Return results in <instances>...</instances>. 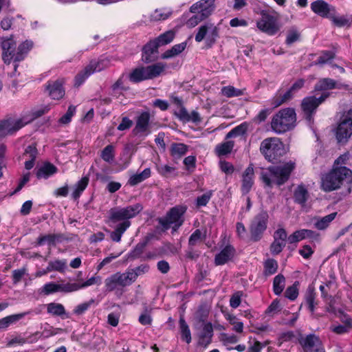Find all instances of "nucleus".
I'll return each instance as SVG.
<instances>
[{
    "instance_id": "4c0bfd02",
    "label": "nucleus",
    "mask_w": 352,
    "mask_h": 352,
    "mask_svg": "<svg viewBox=\"0 0 352 352\" xmlns=\"http://www.w3.org/2000/svg\"><path fill=\"white\" fill-rule=\"evenodd\" d=\"M102 282V278L100 276H95L89 278L86 281H84L82 283H72V292L78 291L79 289L87 287L89 286L93 285H100Z\"/></svg>"
},
{
    "instance_id": "f8f14e48",
    "label": "nucleus",
    "mask_w": 352,
    "mask_h": 352,
    "mask_svg": "<svg viewBox=\"0 0 352 352\" xmlns=\"http://www.w3.org/2000/svg\"><path fill=\"white\" fill-rule=\"evenodd\" d=\"M305 82V80L304 79L299 78L296 80L285 92L282 94L280 92V90H278L275 96L273 98L272 104L277 107L289 102L304 87Z\"/></svg>"
},
{
    "instance_id": "aec40b11",
    "label": "nucleus",
    "mask_w": 352,
    "mask_h": 352,
    "mask_svg": "<svg viewBox=\"0 0 352 352\" xmlns=\"http://www.w3.org/2000/svg\"><path fill=\"white\" fill-rule=\"evenodd\" d=\"M215 0H200L192 4L190 8L192 13H200L204 17L208 18L214 10Z\"/></svg>"
},
{
    "instance_id": "c9c22d12",
    "label": "nucleus",
    "mask_w": 352,
    "mask_h": 352,
    "mask_svg": "<svg viewBox=\"0 0 352 352\" xmlns=\"http://www.w3.org/2000/svg\"><path fill=\"white\" fill-rule=\"evenodd\" d=\"M57 172V168L50 162H45L43 165L36 170L38 178H48Z\"/></svg>"
},
{
    "instance_id": "09e8293b",
    "label": "nucleus",
    "mask_w": 352,
    "mask_h": 352,
    "mask_svg": "<svg viewBox=\"0 0 352 352\" xmlns=\"http://www.w3.org/2000/svg\"><path fill=\"white\" fill-rule=\"evenodd\" d=\"M64 332L65 330L62 328H55L50 324L45 323L42 327V331L40 334V336L43 337V338H47L57 334L63 333Z\"/></svg>"
},
{
    "instance_id": "a211bd4d",
    "label": "nucleus",
    "mask_w": 352,
    "mask_h": 352,
    "mask_svg": "<svg viewBox=\"0 0 352 352\" xmlns=\"http://www.w3.org/2000/svg\"><path fill=\"white\" fill-rule=\"evenodd\" d=\"M151 120V113L148 111H142L136 118L135 126L133 130L135 135H148Z\"/></svg>"
},
{
    "instance_id": "c03bdc74",
    "label": "nucleus",
    "mask_w": 352,
    "mask_h": 352,
    "mask_svg": "<svg viewBox=\"0 0 352 352\" xmlns=\"http://www.w3.org/2000/svg\"><path fill=\"white\" fill-rule=\"evenodd\" d=\"M278 267V262L274 258H267L263 263V274L270 276L276 273Z\"/></svg>"
},
{
    "instance_id": "de8ad7c7",
    "label": "nucleus",
    "mask_w": 352,
    "mask_h": 352,
    "mask_svg": "<svg viewBox=\"0 0 352 352\" xmlns=\"http://www.w3.org/2000/svg\"><path fill=\"white\" fill-rule=\"evenodd\" d=\"M248 127L249 124L246 122L240 124L239 125L233 128L226 134V139L228 140L232 137L242 136L245 135L248 130Z\"/></svg>"
},
{
    "instance_id": "423d86ee",
    "label": "nucleus",
    "mask_w": 352,
    "mask_h": 352,
    "mask_svg": "<svg viewBox=\"0 0 352 352\" xmlns=\"http://www.w3.org/2000/svg\"><path fill=\"white\" fill-rule=\"evenodd\" d=\"M166 64L158 62L148 66L138 67L131 72L129 79L131 82L138 83L160 76L165 70Z\"/></svg>"
},
{
    "instance_id": "cd10ccee",
    "label": "nucleus",
    "mask_w": 352,
    "mask_h": 352,
    "mask_svg": "<svg viewBox=\"0 0 352 352\" xmlns=\"http://www.w3.org/2000/svg\"><path fill=\"white\" fill-rule=\"evenodd\" d=\"M349 89V85L343 83H338L335 80L329 78L320 79L315 85V90L325 91L333 89Z\"/></svg>"
},
{
    "instance_id": "49530a36",
    "label": "nucleus",
    "mask_w": 352,
    "mask_h": 352,
    "mask_svg": "<svg viewBox=\"0 0 352 352\" xmlns=\"http://www.w3.org/2000/svg\"><path fill=\"white\" fill-rule=\"evenodd\" d=\"M285 287V278L282 274L276 275L273 280V292L276 296H280Z\"/></svg>"
},
{
    "instance_id": "f257e3e1",
    "label": "nucleus",
    "mask_w": 352,
    "mask_h": 352,
    "mask_svg": "<svg viewBox=\"0 0 352 352\" xmlns=\"http://www.w3.org/2000/svg\"><path fill=\"white\" fill-rule=\"evenodd\" d=\"M143 210L141 204L137 203L125 207H115L109 210V221L111 223H117L115 229L110 234L113 241L120 242L123 234L131 226V219L135 217Z\"/></svg>"
},
{
    "instance_id": "473e14b6",
    "label": "nucleus",
    "mask_w": 352,
    "mask_h": 352,
    "mask_svg": "<svg viewBox=\"0 0 352 352\" xmlns=\"http://www.w3.org/2000/svg\"><path fill=\"white\" fill-rule=\"evenodd\" d=\"M175 115L183 122L192 121L195 123L201 122V118L197 111H192L191 113H188L186 108H182L181 111H175Z\"/></svg>"
},
{
    "instance_id": "1a4fd4ad",
    "label": "nucleus",
    "mask_w": 352,
    "mask_h": 352,
    "mask_svg": "<svg viewBox=\"0 0 352 352\" xmlns=\"http://www.w3.org/2000/svg\"><path fill=\"white\" fill-rule=\"evenodd\" d=\"M335 136L340 144H345L352 136V108L341 114L335 129Z\"/></svg>"
},
{
    "instance_id": "393cba45",
    "label": "nucleus",
    "mask_w": 352,
    "mask_h": 352,
    "mask_svg": "<svg viewBox=\"0 0 352 352\" xmlns=\"http://www.w3.org/2000/svg\"><path fill=\"white\" fill-rule=\"evenodd\" d=\"M58 292L64 293L72 292L71 283L57 284L54 282H50L45 284L41 290V293L44 295H50Z\"/></svg>"
},
{
    "instance_id": "603ef678",
    "label": "nucleus",
    "mask_w": 352,
    "mask_h": 352,
    "mask_svg": "<svg viewBox=\"0 0 352 352\" xmlns=\"http://www.w3.org/2000/svg\"><path fill=\"white\" fill-rule=\"evenodd\" d=\"M206 239V232L203 233L201 230H195L188 239V245L190 248H194L197 244L201 243Z\"/></svg>"
},
{
    "instance_id": "8fccbe9b",
    "label": "nucleus",
    "mask_w": 352,
    "mask_h": 352,
    "mask_svg": "<svg viewBox=\"0 0 352 352\" xmlns=\"http://www.w3.org/2000/svg\"><path fill=\"white\" fill-rule=\"evenodd\" d=\"M47 311L49 314L62 317L66 314L64 306L60 303L50 302L47 305Z\"/></svg>"
},
{
    "instance_id": "ddd939ff",
    "label": "nucleus",
    "mask_w": 352,
    "mask_h": 352,
    "mask_svg": "<svg viewBox=\"0 0 352 352\" xmlns=\"http://www.w3.org/2000/svg\"><path fill=\"white\" fill-rule=\"evenodd\" d=\"M107 67V61L106 60H91L89 63L84 68V69L80 72L75 76L74 85L76 87L80 86L92 74L97 72H100L105 69Z\"/></svg>"
},
{
    "instance_id": "79ce46f5",
    "label": "nucleus",
    "mask_w": 352,
    "mask_h": 352,
    "mask_svg": "<svg viewBox=\"0 0 352 352\" xmlns=\"http://www.w3.org/2000/svg\"><path fill=\"white\" fill-rule=\"evenodd\" d=\"M234 146V142L232 140H228L216 146L214 148L215 153L219 157H222L230 154Z\"/></svg>"
},
{
    "instance_id": "864d4df0",
    "label": "nucleus",
    "mask_w": 352,
    "mask_h": 352,
    "mask_svg": "<svg viewBox=\"0 0 352 352\" xmlns=\"http://www.w3.org/2000/svg\"><path fill=\"white\" fill-rule=\"evenodd\" d=\"M100 157L104 162L112 164L115 160V147L112 144L106 146L101 151Z\"/></svg>"
},
{
    "instance_id": "4d7b16f0",
    "label": "nucleus",
    "mask_w": 352,
    "mask_h": 352,
    "mask_svg": "<svg viewBox=\"0 0 352 352\" xmlns=\"http://www.w3.org/2000/svg\"><path fill=\"white\" fill-rule=\"evenodd\" d=\"M112 96L116 98H118L122 93L119 91H127L129 89L128 87H125L124 85V79L123 77H120L114 84L111 86Z\"/></svg>"
},
{
    "instance_id": "20e7f679",
    "label": "nucleus",
    "mask_w": 352,
    "mask_h": 352,
    "mask_svg": "<svg viewBox=\"0 0 352 352\" xmlns=\"http://www.w3.org/2000/svg\"><path fill=\"white\" fill-rule=\"evenodd\" d=\"M1 47L3 63L9 65L13 60L14 71L10 73L9 76L11 78L20 76V72H17V68L22 60V44L19 45L16 49V43L12 36L2 37Z\"/></svg>"
},
{
    "instance_id": "6e6552de",
    "label": "nucleus",
    "mask_w": 352,
    "mask_h": 352,
    "mask_svg": "<svg viewBox=\"0 0 352 352\" xmlns=\"http://www.w3.org/2000/svg\"><path fill=\"white\" fill-rule=\"evenodd\" d=\"M186 210V206L177 205L171 208L164 217L160 218L158 222L164 230H167L173 226V230L176 231L183 225Z\"/></svg>"
},
{
    "instance_id": "c756f323",
    "label": "nucleus",
    "mask_w": 352,
    "mask_h": 352,
    "mask_svg": "<svg viewBox=\"0 0 352 352\" xmlns=\"http://www.w3.org/2000/svg\"><path fill=\"white\" fill-rule=\"evenodd\" d=\"M38 150L36 144H32L27 146L23 152V157H28L25 162V168L27 170L32 169L35 164V160L38 155Z\"/></svg>"
},
{
    "instance_id": "338daca9",
    "label": "nucleus",
    "mask_w": 352,
    "mask_h": 352,
    "mask_svg": "<svg viewBox=\"0 0 352 352\" xmlns=\"http://www.w3.org/2000/svg\"><path fill=\"white\" fill-rule=\"evenodd\" d=\"M95 303V300L91 298L87 302L78 305L74 309V314L76 315H82L87 311L90 307Z\"/></svg>"
},
{
    "instance_id": "a878e982",
    "label": "nucleus",
    "mask_w": 352,
    "mask_h": 352,
    "mask_svg": "<svg viewBox=\"0 0 352 352\" xmlns=\"http://www.w3.org/2000/svg\"><path fill=\"white\" fill-rule=\"evenodd\" d=\"M254 170L253 164H250L242 174L241 190L243 195L248 194L254 184Z\"/></svg>"
},
{
    "instance_id": "69168bd1",
    "label": "nucleus",
    "mask_w": 352,
    "mask_h": 352,
    "mask_svg": "<svg viewBox=\"0 0 352 352\" xmlns=\"http://www.w3.org/2000/svg\"><path fill=\"white\" fill-rule=\"evenodd\" d=\"M66 267V262L60 260H56L54 261H50L48 263L47 267V271H58V272H64Z\"/></svg>"
},
{
    "instance_id": "0e129e2a",
    "label": "nucleus",
    "mask_w": 352,
    "mask_h": 352,
    "mask_svg": "<svg viewBox=\"0 0 352 352\" xmlns=\"http://www.w3.org/2000/svg\"><path fill=\"white\" fill-rule=\"evenodd\" d=\"M273 241L270 246V250L273 256L279 254L286 245V243L273 238Z\"/></svg>"
},
{
    "instance_id": "6e6d98bb",
    "label": "nucleus",
    "mask_w": 352,
    "mask_h": 352,
    "mask_svg": "<svg viewBox=\"0 0 352 352\" xmlns=\"http://www.w3.org/2000/svg\"><path fill=\"white\" fill-rule=\"evenodd\" d=\"M221 92L227 98L237 97L243 95V90L236 89L233 86H225L221 88Z\"/></svg>"
},
{
    "instance_id": "e2e57ef3",
    "label": "nucleus",
    "mask_w": 352,
    "mask_h": 352,
    "mask_svg": "<svg viewBox=\"0 0 352 352\" xmlns=\"http://www.w3.org/2000/svg\"><path fill=\"white\" fill-rule=\"evenodd\" d=\"M333 23L338 27H344L349 24V20L345 16L336 15V10L333 12L331 16L329 18Z\"/></svg>"
},
{
    "instance_id": "f03ea898",
    "label": "nucleus",
    "mask_w": 352,
    "mask_h": 352,
    "mask_svg": "<svg viewBox=\"0 0 352 352\" xmlns=\"http://www.w3.org/2000/svg\"><path fill=\"white\" fill-rule=\"evenodd\" d=\"M295 168V164L289 162L282 166H270L263 168L260 179L264 185L272 188L273 185L280 186L286 183Z\"/></svg>"
},
{
    "instance_id": "052dcab7",
    "label": "nucleus",
    "mask_w": 352,
    "mask_h": 352,
    "mask_svg": "<svg viewBox=\"0 0 352 352\" xmlns=\"http://www.w3.org/2000/svg\"><path fill=\"white\" fill-rule=\"evenodd\" d=\"M299 282L295 281L294 284L288 287L285 292V296L290 300H295L298 296Z\"/></svg>"
},
{
    "instance_id": "4be33fe9",
    "label": "nucleus",
    "mask_w": 352,
    "mask_h": 352,
    "mask_svg": "<svg viewBox=\"0 0 352 352\" xmlns=\"http://www.w3.org/2000/svg\"><path fill=\"white\" fill-rule=\"evenodd\" d=\"M298 342L304 352H312L315 349L323 346L319 337L314 333L307 335L305 337L300 336L298 338Z\"/></svg>"
},
{
    "instance_id": "2eb2a0df",
    "label": "nucleus",
    "mask_w": 352,
    "mask_h": 352,
    "mask_svg": "<svg viewBox=\"0 0 352 352\" xmlns=\"http://www.w3.org/2000/svg\"><path fill=\"white\" fill-rule=\"evenodd\" d=\"M22 128V118H15L12 115H6L0 120V138L12 135Z\"/></svg>"
},
{
    "instance_id": "bb28decb",
    "label": "nucleus",
    "mask_w": 352,
    "mask_h": 352,
    "mask_svg": "<svg viewBox=\"0 0 352 352\" xmlns=\"http://www.w3.org/2000/svg\"><path fill=\"white\" fill-rule=\"evenodd\" d=\"M213 337V327L211 322L204 324L202 330L198 334V345L206 348L211 342Z\"/></svg>"
},
{
    "instance_id": "e433bc0d",
    "label": "nucleus",
    "mask_w": 352,
    "mask_h": 352,
    "mask_svg": "<svg viewBox=\"0 0 352 352\" xmlns=\"http://www.w3.org/2000/svg\"><path fill=\"white\" fill-rule=\"evenodd\" d=\"M89 178L86 175L81 178L74 186V191L72 193V197L74 200L79 199L82 192L86 189L89 184Z\"/></svg>"
},
{
    "instance_id": "b1692460",
    "label": "nucleus",
    "mask_w": 352,
    "mask_h": 352,
    "mask_svg": "<svg viewBox=\"0 0 352 352\" xmlns=\"http://www.w3.org/2000/svg\"><path fill=\"white\" fill-rule=\"evenodd\" d=\"M236 254V249L230 244L226 245L214 256L215 265H223L232 260Z\"/></svg>"
},
{
    "instance_id": "f3484780",
    "label": "nucleus",
    "mask_w": 352,
    "mask_h": 352,
    "mask_svg": "<svg viewBox=\"0 0 352 352\" xmlns=\"http://www.w3.org/2000/svg\"><path fill=\"white\" fill-rule=\"evenodd\" d=\"M256 26L261 31L270 36L275 35L279 30L277 19L264 11L261 12V18L256 22Z\"/></svg>"
},
{
    "instance_id": "774afa93",
    "label": "nucleus",
    "mask_w": 352,
    "mask_h": 352,
    "mask_svg": "<svg viewBox=\"0 0 352 352\" xmlns=\"http://www.w3.org/2000/svg\"><path fill=\"white\" fill-rule=\"evenodd\" d=\"M305 229H301L294 232L288 236V243L289 244H296L298 242L305 239Z\"/></svg>"
},
{
    "instance_id": "ea45409f",
    "label": "nucleus",
    "mask_w": 352,
    "mask_h": 352,
    "mask_svg": "<svg viewBox=\"0 0 352 352\" xmlns=\"http://www.w3.org/2000/svg\"><path fill=\"white\" fill-rule=\"evenodd\" d=\"M175 37V32L173 30H168L152 40L160 47L170 43Z\"/></svg>"
},
{
    "instance_id": "5701e85b",
    "label": "nucleus",
    "mask_w": 352,
    "mask_h": 352,
    "mask_svg": "<svg viewBox=\"0 0 352 352\" xmlns=\"http://www.w3.org/2000/svg\"><path fill=\"white\" fill-rule=\"evenodd\" d=\"M311 10L317 15L329 19L335 12V7L324 0H316L311 3Z\"/></svg>"
},
{
    "instance_id": "58836bf2",
    "label": "nucleus",
    "mask_w": 352,
    "mask_h": 352,
    "mask_svg": "<svg viewBox=\"0 0 352 352\" xmlns=\"http://www.w3.org/2000/svg\"><path fill=\"white\" fill-rule=\"evenodd\" d=\"M151 175V170L150 168H145L140 173H137L131 175L129 180L128 184L131 186H136L137 184L141 183L145 179L149 178Z\"/></svg>"
},
{
    "instance_id": "680f3d73",
    "label": "nucleus",
    "mask_w": 352,
    "mask_h": 352,
    "mask_svg": "<svg viewBox=\"0 0 352 352\" xmlns=\"http://www.w3.org/2000/svg\"><path fill=\"white\" fill-rule=\"evenodd\" d=\"M335 52L332 51H322L321 55L315 61L314 65H324L329 63L335 58Z\"/></svg>"
},
{
    "instance_id": "c85d7f7f",
    "label": "nucleus",
    "mask_w": 352,
    "mask_h": 352,
    "mask_svg": "<svg viewBox=\"0 0 352 352\" xmlns=\"http://www.w3.org/2000/svg\"><path fill=\"white\" fill-rule=\"evenodd\" d=\"M309 199V193L306 186L303 184L298 185L294 190V202L304 208Z\"/></svg>"
},
{
    "instance_id": "13d9d810",
    "label": "nucleus",
    "mask_w": 352,
    "mask_h": 352,
    "mask_svg": "<svg viewBox=\"0 0 352 352\" xmlns=\"http://www.w3.org/2000/svg\"><path fill=\"white\" fill-rule=\"evenodd\" d=\"M213 195V190H209L203 195L198 196L195 201V204L197 208H201L206 206Z\"/></svg>"
},
{
    "instance_id": "9b49d317",
    "label": "nucleus",
    "mask_w": 352,
    "mask_h": 352,
    "mask_svg": "<svg viewBox=\"0 0 352 352\" xmlns=\"http://www.w3.org/2000/svg\"><path fill=\"white\" fill-rule=\"evenodd\" d=\"M219 37V29L212 23H205L199 27L195 39L197 43L205 39L206 47L211 48Z\"/></svg>"
},
{
    "instance_id": "412c9836",
    "label": "nucleus",
    "mask_w": 352,
    "mask_h": 352,
    "mask_svg": "<svg viewBox=\"0 0 352 352\" xmlns=\"http://www.w3.org/2000/svg\"><path fill=\"white\" fill-rule=\"evenodd\" d=\"M158 45L153 41L146 43L142 50V60L146 63L155 62L158 58Z\"/></svg>"
},
{
    "instance_id": "a18cd8bd",
    "label": "nucleus",
    "mask_w": 352,
    "mask_h": 352,
    "mask_svg": "<svg viewBox=\"0 0 352 352\" xmlns=\"http://www.w3.org/2000/svg\"><path fill=\"white\" fill-rule=\"evenodd\" d=\"M179 324L182 340L185 341L187 344H190L192 340L191 333L184 317H180Z\"/></svg>"
},
{
    "instance_id": "7ed1b4c3",
    "label": "nucleus",
    "mask_w": 352,
    "mask_h": 352,
    "mask_svg": "<svg viewBox=\"0 0 352 352\" xmlns=\"http://www.w3.org/2000/svg\"><path fill=\"white\" fill-rule=\"evenodd\" d=\"M344 183L352 184V171L346 166L333 167L321 178V188L324 192L337 190Z\"/></svg>"
},
{
    "instance_id": "37998d69",
    "label": "nucleus",
    "mask_w": 352,
    "mask_h": 352,
    "mask_svg": "<svg viewBox=\"0 0 352 352\" xmlns=\"http://www.w3.org/2000/svg\"><path fill=\"white\" fill-rule=\"evenodd\" d=\"M316 297V294L314 289L309 287L305 294V304L311 314L315 311L316 305L315 302Z\"/></svg>"
},
{
    "instance_id": "bf43d9fd",
    "label": "nucleus",
    "mask_w": 352,
    "mask_h": 352,
    "mask_svg": "<svg viewBox=\"0 0 352 352\" xmlns=\"http://www.w3.org/2000/svg\"><path fill=\"white\" fill-rule=\"evenodd\" d=\"M229 323L233 326L232 330L236 333H241L243 331V323L236 318V316L228 314L226 317Z\"/></svg>"
},
{
    "instance_id": "4468645a",
    "label": "nucleus",
    "mask_w": 352,
    "mask_h": 352,
    "mask_svg": "<svg viewBox=\"0 0 352 352\" xmlns=\"http://www.w3.org/2000/svg\"><path fill=\"white\" fill-rule=\"evenodd\" d=\"M329 96V94H323L319 98L307 96L302 99L301 109L305 114L306 120L311 122L316 113L318 106L322 104Z\"/></svg>"
},
{
    "instance_id": "f704fd0d",
    "label": "nucleus",
    "mask_w": 352,
    "mask_h": 352,
    "mask_svg": "<svg viewBox=\"0 0 352 352\" xmlns=\"http://www.w3.org/2000/svg\"><path fill=\"white\" fill-rule=\"evenodd\" d=\"M187 42L184 41L179 44L174 45L170 49L166 50L161 55L162 59H168L180 54L186 47Z\"/></svg>"
},
{
    "instance_id": "6ab92c4d",
    "label": "nucleus",
    "mask_w": 352,
    "mask_h": 352,
    "mask_svg": "<svg viewBox=\"0 0 352 352\" xmlns=\"http://www.w3.org/2000/svg\"><path fill=\"white\" fill-rule=\"evenodd\" d=\"M63 85V79H58L54 81L50 80L45 85V90L52 99L60 100L63 98L65 94Z\"/></svg>"
},
{
    "instance_id": "dca6fc26",
    "label": "nucleus",
    "mask_w": 352,
    "mask_h": 352,
    "mask_svg": "<svg viewBox=\"0 0 352 352\" xmlns=\"http://www.w3.org/2000/svg\"><path fill=\"white\" fill-rule=\"evenodd\" d=\"M131 285L129 275H126V272L124 273L116 272L104 280L105 291L108 292L119 290Z\"/></svg>"
},
{
    "instance_id": "3c124183",
    "label": "nucleus",
    "mask_w": 352,
    "mask_h": 352,
    "mask_svg": "<svg viewBox=\"0 0 352 352\" xmlns=\"http://www.w3.org/2000/svg\"><path fill=\"white\" fill-rule=\"evenodd\" d=\"M147 240L139 242L128 254L129 258L135 260L142 256L144 249L147 245Z\"/></svg>"
},
{
    "instance_id": "a19ab883",
    "label": "nucleus",
    "mask_w": 352,
    "mask_h": 352,
    "mask_svg": "<svg viewBox=\"0 0 352 352\" xmlns=\"http://www.w3.org/2000/svg\"><path fill=\"white\" fill-rule=\"evenodd\" d=\"M337 215V212H332L323 217L316 219L314 226L318 230H323L329 227L331 222L334 220Z\"/></svg>"
},
{
    "instance_id": "9d476101",
    "label": "nucleus",
    "mask_w": 352,
    "mask_h": 352,
    "mask_svg": "<svg viewBox=\"0 0 352 352\" xmlns=\"http://www.w3.org/2000/svg\"><path fill=\"white\" fill-rule=\"evenodd\" d=\"M269 215L267 211L262 210L252 219L250 225V239L259 241L267 228Z\"/></svg>"
},
{
    "instance_id": "7c9ffc66",
    "label": "nucleus",
    "mask_w": 352,
    "mask_h": 352,
    "mask_svg": "<svg viewBox=\"0 0 352 352\" xmlns=\"http://www.w3.org/2000/svg\"><path fill=\"white\" fill-rule=\"evenodd\" d=\"M188 146L184 143L173 142L170 146V155L176 162L188 152Z\"/></svg>"
},
{
    "instance_id": "39448f33",
    "label": "nucleus",
    "mask_w": 352,
    "mask_h": 352,
    "mask_svg": "<svg viewBox=\"0 0 352 352\" xmlns=\"http://www.w3.org/2000/svg\"><path fill=\"white\" fill-rule=\"evenodd\" d=\"M296 114L293 108L279 110L273 116L271 128L277 134H282L293 129L296 126Z\"/></svg>"
},
{
    "instance_id": "0eeeda50",
    "label": "nucleus",
    "mask_w": 352,
    "mask_h": 352,
    "mask_svg": "<svg viewBox=\"0 0 352 352\" xmlns=\"http://www.w3.org/2000/svg\"><path fill=\"white\" fill-rule=\"evenodd\" d=\"M260 152L269 162L274 163L285 153L283 143L278 138L264 139L260 145Z\"/></svg>"
},
{
    "instance_id": "2f4dec72",
    "label": "nucleus",
    "mask_w": 352,
    "mask_h": 352,
    "mask_svg": "<svg viewBox=\"0 0 352 352\" xmlns=\"http://www.w3.org/2000/svg\"><path fill=\"white\" fill-rule=\"evenodd\" d=\"M64 239L63 234H50L40 236L37 239L38 245L45 244L49 246L56 245V243H61Z\"/></svg>"
},
{
    "instance_id": "5fc2aeb1",
    "label": "nucleus",
    "mask_w": 352,
    "mask_h": 352,
    "mask_svg": "<svg viewBox=\"0 0 352 352\" xmlns=\"http://www.w3.org/2000/svg\"><path fill=\"white\" fill-rule=\"evenodd\" d=\"M22 318V313L10 315L0 319V330H5Z\"/></svg>"
},
{
    "instance_id": "72a5a7b5",
    "label": "nucleus",
    "mask_w": 352,
    "mask_h": 352,
    "mask_svg": "<svg viewBox=\"0 0 352 352\" xmlns=\"http://www.w3.org/2000/svg\"><path fill=\"white\" fill-rule=\"evenodd\" d=\"M150 267L148 264H142L135 268L127 270L126 275H129V279L132 284L139 276L143 275L149 271Z\"/></svg>"
}]
</instances>
